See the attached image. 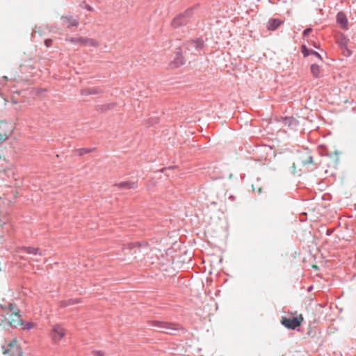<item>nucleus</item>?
Returning a JSON list of instances; mask_svg holds the SVG:
<instances>
[{"label":"nucleus","instance_id":"obj_1","mask_svg":"<svg viewBox=\"0 0 356 356\" xmlns=\"http://www.w3.org/2000/svg\"><path fill=\"white\" fill-rule=\"evenodd\" d=\"M2 308L4 310H9L11 312V314H9L8 320L5 318L3 323H0L3 326L10 325V326H17L20 324L21 318L20 315L17 310L15 309V305L13 303H8L2 306Z\"/></svg>","mask_w":356,"mask_h":356},{"label":"nucleus","instance_id":"obj_2","mask_svg":"<svg viewBox=\"0 0 356 356\" xmlns=\"http://www.w3.org/2000/svg\"><path fill=\"white\" fill-rule=\"evenodd\" d=\"M66 335V330L60 324H54L49 333V337L53 344H59Z\"/></svg>","mask_w":356,"mask_h":356},{"label":"nucleus","instance_id":"obj_3","mask_svg":"<svg viewBox=\"0 0 356 356\" xmlns=\"http://www.w3.org/2000/svg\"><path fill=\"white\" fill-rule=\"evenodd\" d=\"M3 353L6 356H22V352L15 339L3 346Z\"/></svg>","mask_w":356,"mask_h":356},{"label":"nucleus","instance_id":"obj_4","mask_svg":"<svg viewBox=\"0 0 356 356\" xmlns=\"http://www.w3.org/2000/svg\"><path fill=\"white\" fill-rule=\"evenodd\" d=\"M15 129V125L10 122L1 120L0 122V141L6 140Z\"/></svg>","mask_w":356,"mask_h":356},{"label":"nucleus","instance_id":"obj_5","mask_svg":"<svg viewBox=\"0 0 356 356\" xmlns=\"http://www.w3.org/2000/svg\"><path fill=\"white\" fill-rule=\"evenodd\" d=\"M191 13L192 10H188L184 13H181L175 17L172 21V26L174 28H179L181 26L186 25L190 22Z\"/></svg>","mask_w":356,"mask_h":356},{"label":"nucleus","instance_id":"obj_6","mask_svg":"<svg viewBox=\"0 0 356 356\" xmlns=\"http://www.w3.org/2000/svg\"><path fill=\"white\" fill-rule=\"evenodd\" d=\"M303 317L302 314H299L298 316L292 318L282 317L281 323L286 327L294 330L301 325Z\"/></svg>","mask_w":356,"mask_h":356},{"label":"nucleus","instance_id":"obj_7","mask_svg":"<svg viewBox=\"0 0 356 356\" xmlns=\"http://www.w3.org/2000/svg\"><path fill=\"white\" fill-rule=\"evenodd\" d=\"M4 175L8 179L10 184L13 186H17L19 184V177L15 168H9L3 171Z\"/></svg>","mask_w":356,"mask_h":356},{"label":"nucleus","instance_id":"obj_8","mask_svg":"<svg viewBox=\"0 0 356 356\" xmlns=\"http://www.w3.org/2000/svg\"><path fill=\"white\" fill-rule=\"evenodd\" d=\"M154 324L156 326L163 329V332H165L166 333H170V334H171L172 331L178 330L179 329V326L178 325L166 323V322L156 321L154 323Z\"/></svg>","mask_w":356,"mask_h":356},{"label":"nucleus","instance_id":"obj_9","mask_svg":"<svg viewBox=\"0 0 356 356\" xmlns=\"http://www.w3.org/2000/svg\"><path fill=\"white\" fill-rule=\"evenodd\" d=\"M63 24L67 27L77 26L79 20L72 16H63L61 17Z\"/></svg>","mask_w":356,"mask_h":356},{"label":"nucleus","instance_id":"obj_10","mask_svg":"<svg viewBox=\"0 0 356 356\" xmlns=\"http://www.w3.org/2000/svg\"><path fill=\"white\" fill-rule=\"evenodd\" d=\"M337 22L340 25L341 28L347 30L348 29V22L346 15L340 12L337 15Z\"/></svg>","mask_w":356,"mask_h":356},{"label":"nucleus","instance_id":"obj_11","mask_svg":"<svg viewBox=\"0 0 356 356\" xmlns=\"http://www.w3.org/2000/svg\"><path fill=\"white\" fill-rule=\"evenodd\" d=\"M283 22L278 19H270L267 24V29L270 31H274L278 28Z\"/></svg>","mask_w":356,"mask_h":356},{"label":"nucleus","instance_id":"obj_12","mask_svg":"<svg viewBox=\"0 0 356 356\" xmlns=\"http://www.w3.org/2000/svg\"><path fill=\"white\" fill-rule=\"evenodd\" d=\"M22 250L24 252L27 253V254H34V255H39V256H42V251L38 248H35V247H24L22 248Z\"/></svg>","mask_w":356,"mask_h":356},{"label":"nucleus","instance_id":"obj_13","mask_svg":"<svg viewBox=\"0 0 356 356\" xmlns=\"http://www.w3.org/2000/svg\"><path fill=\"white\" fill-rule=\"evenodd\" d=\"M302 53L305 57L308 56L310 54L315 55L316 57H318L321 60H323L321 56L318 53L316 52L312 49H307L305 45L302 46Z\"/></svg>","mask_w":356,"mask_h":356},{"label":"nucleus","instance_id":"obj_14","mask_svg":"<svg viewBox=\"0 0 356 356\" xmlns=\"http://www.w3.org/2000/svg\"><path fill=\"white\" fill-rule=\"evenodd\" d=\"M81 302V300L80 298H72L69 299L67 300H64L60 302V306L61 307H66L70 305H73L76 304H79Z\"/></svg>","mask_w":356,"mask_h":356},{"label":"nucleus","instance_id":"obj_15","mask_svg":"<svg viewBox=\"0 0 356 356\" xmlns=\"http://www.w3.org/2000/svg\"><path fill=\"white\" fill-rule=\"evenodd\" d=\"M321 67L319 65L316 64H313L311 65V73L312 74L313 76L315 78L319 77L321 74Z\"/></svg>","mask_w":356,"mask_h":356},{"label":"nucleus","instance_id":"obj_16","mask_svg":"<svg viewBox=\"0 0 356 356\" xmlns=\"http://www.w3.org/2000/svg\"><path fill=\"white\" fill-rule=\"evenodd\" d=\"M82 40L83 44L86 46L97 47L99 45L98 42L94 39L85 38V39H83Z\"/></svg>","mask_w":356,"mask_h":356},{"label":"nucleus","instance_id":"obj_17","mask_svg":"<svg viewBox=\"0 0 356 356\" xmlns=\"http://www.w3.org/2000/svg\"><path fill=\"white\" fill-rule=\"evenodd\" d=\"M284 124L289 127H296L297 124L296 120L292 117H287L284 119Z\"/></svg>","mask_w":356,"mask_h":356},{"label":"nucleus","instance_id":"obj_18","mask_svg":"<svg viewBox=\"0 0 356 356\" xmlns=\"http://www.w3.org/2000/svg\"><path fill=\"white\" fill-rule=\"evenodd\" d=\"M119 188H135L136 185L134 183L130 182H121L118 184Z\"/></svg>","mask_w":356,"mask_h":356},{"label":"nucleus","instance_id":"obj_19","mask_svg":"<svg viewBox=\"0 0 356 356\" xmlns=\"http://www.w3.org/2000/svg\"><path fill=\"white\" fill-rule=\"evenodd\" d=\"M300 163L302 165H307L308 164L313 163V158L311 156H308L307 159H302L300 161Z\"/></svg>","mask_w":356,"mask_h":356},{"label":"nucleus","instance_id":"obj_20","mask_svg":"<svg viewBox=\"0 0 356 356\" xmlns=\"http://www.w3.org/2000/svg\"><path fill=\"white\" fill-rule=\"evenodd\" d=\"M83 39H85V38H82V37L71 38L68 39L67 40L72 43H79V44H83V40H82Z\"/></svg>","mask_w":356,"mask_h":356},{"label":"nucleus","instance_id":"obj_21","mask_svg":"<svg viewBox=\"0 0 356 356\" xmlns=\"http://www.w3.org/2000/svg\"><path fill=\"white\" fill-rule=\"evenodd\" d=\"M92 355L93 356H106L105 354L102 351H93Z\"/></svg>","mask_w":356,"mask_h":356},{"label":"nucleus","instance_id":"obj_22","mask_svg":"<svg viewBox=\"0 0 356 356\" xmlns=\"http://www.w3.org/2000/svg\"><path fill=\"white\" fill-rule=\"evenodd\" d=\"M348 43V40L346 38H343L341 41L340 42V44L343 46V47H346Z\"/></svg>","mask_w":356,"mask_h":356},{"label":"nucleus","instance_id":"obj_23","mask_svg":"<svg viewBox=\"0 0 356 356\" xmlns=\"http://www.w3.org/2000/svg\"><path fill=\"white\" fill-rule=\"evenodd\" d=\"M35 326V324L33 323H28L26 325V328L28 329V330H30L33 327H34Z\"/></svg>","mask_w":356,"mask_h":356},{"label":"nucleus","instance_id":"obj_24","mask_svg":"<svg viewBox=\"0 0 356 356\" xmlns=\"http://www.w3.org/2000/svg\"><path fill=\"white\" fill-rule=\"evenodd\" d=\"M344 54L347 56H350L351 51L347 47H344Z\"/></svg>","mask_w":356,"mask_h":356},{"label":"nucleus","instance_id":"obj_25","mask_svg":"<svg viewBox=\"0 0 356 356\" xmlns=\"http://www.w3.org/2000/svg\"><path fill=\"white\" fill-rule=\"evenodd\" d=\"M312 31V29L309 28V29H307L304 31L303 32V35L305 36H307L310 32Z\"/></svg>","mask_w":356,"mask_h":356},{"label":"nucleus","instance_id":"obj_26","mask_svg":"<svg viewBox=\"0 0 356 356\" xmlns=\"http://www.w3.org/2000/svg\"><path fill=\"white\" fill-rule=\"evenodd\" d=\"M44 44H45V45L48 47H49V46L51 45V40H46L44 41Z\"/></svg>","mask_w":356,"mask_h":356},{"label":"nucleus","instance_id":"obj_27","mask_svg":"<svg viewBox=\"0 0 356 356\" xmlns=\"http://www.w3.org/2000/svg\"><path fill=\"white\" fill-rule=\"evenodd\" d=\"M129 248H132V247L134 246V244L133 243H129Z\"/></svg>","mask_w":356,"mask_h":356},{"label":"nucleus","instance_id":"obj_28","mask_svg":"<svg viewBox=\"0 0 356 356\" xmlns=\"http://www.w3.org/2000/svg\"><path fill=\"white\" fill-rule=\"evenodd\" d=\"M14 195H15V197H17V191H15Z\"/></svg>","mask_w":356,"mask_h":356},{"label":"nucleus","instance_id":"obj_29","mask_svg":"<svg viewBox=\"0 0 356 356\" xmlns=\"http://www.w3.org/2000/svg\"><path fill=\"white\" fill-rule=\"evenodd\" d=\"M88 10L91 11V10H92V8L89 6V7L88 8Z\"/></svg>","mask_w":356,"mask_h":356},{"label":"nucleus","instance_id":"obj_30","mask_svg":"<svg viewBox=\"0 0 356 356\" xmlns=\"http://www.w3.org/2000/svg\"><path fill=\"white\" fill-rule=\"evenodd\" d=\"M314 46L315 47L318 48V46H317V45H316V44H314Z\"/></svg>","mask_w":356,"mask_h":356}]
</instances>
